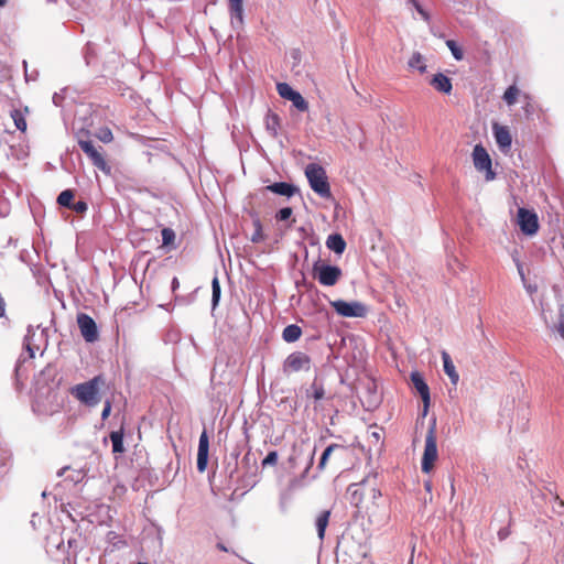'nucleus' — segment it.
I'll use <instances>...</instances> for the list:
<instances>
[{"label": "nucleus", "instance_id": "nucleus-1", "mask_svg": "<svg viewBox=\"0 0 564 564\" xmlns=\"http://www.w3.org/2000/svg\"><path fill=\"white\" fill-rule=\"evenodd\" d=\"M305 176L311 188L322 198L332 196L330 186L327 181L326 171L316 163H310L305 167Z\"/></svg>", "mask_w": 564, "mask_h": 564}, {"label": "nucleus", "instance_id": "nucleus-2", "mask_svg": "<svg viewBox=\"0 0 564 564\" xmlns=\"http://www.w3.org/2000/svg\"><path fill=\"white\" fill-rule=\"evenodd\" d=\"M101 381L100 377H95L91 380L77 384L73 389V394L82 403L94 406L99 402V382Z\"/></svg>", "mask_w": 564, "mask_h": 564}, {"label": "nucleus", "instance_id": "nucleus-3", "mask_svg": "<svg viewBox=\"0 0 564 564\" xmlns=\"http://www.w3.org/2000/svg\"><path fill=\"white\" fill-rule=\"evenodd\" d=\"M437 445H436V434H435V422L430 426L426 436H425V446L424 453L422 457L421 468L422 471L429 474L434 466L435 460L437 459Z\"/></svg>", "mask_w": 564, "mask_h": 564}, {"label": "nucleus", "instance_id": "nucleus-4", "mask_svg": "<svg viewBox=\"0 0 564 564\" xmlns=\"http://www.w3.org/2000/svg\"><path fill=\"white\" fill-rule=\"evenodd\" d=\"M314 278L324 286H333L341 278V269L337 265L325 264L316 261L313 264Z\"/></svg>", "mask_w": 564, "mask_h": 564}, {"label": "nucleus", "instance_id": "nucleus-5", "mask_svg": "<svg viewBox=\"0 0 564 564\" xmlns=\"http://www.w3.org/2000/svg\"><path fill=\"white\" fill-rule=\"evenodd\" d=\"M311 369V358L303 351L290 354L283 361L282 371L285 376L299 371H308Z\"/></svg>", "mask_w": 564, "mask_h": 564}, {"label": "nucleus", "instance_id": "nucleus-6", "mask_svg": "<svg viewBox=\"0 0 564 564\" xmlns=\"http://www.w3.org/2000/svg\"><path fill=\"white\" fill-rule=\"evenodd\" d=\"M330 305L343 317H365L368 313L367 306L358 301L336 300L332 301Z\"/></svg>", "mask_w": 564, "mask_h": 564}, {"label": "nucleus", "instance_id": "nucleus-7", "mask_svg": "<svg viewBox=\"0 0 564 564\" xmlns=\"http://www.w3.org/2000/svg\"><path fill=\"white\" fill-rule=\"evenodd\" d=\"M473 161L477 171L486 173V180L492 181L496 176L491 167V159L481 144H476L473 150Z\"/></svg>", "mask_w": 564, "mask_h": 564}, {"label": "nucleus", "instance_id": "nucleus-8", "mask_svg": "<svg viewBox=\"0 0 564 564\" xmlns=\"http://www.w3.org/2000/svg\"><path fill=\"white\" fill-rule=\"evenodd\" d=\"M78 145L83 152L91 160L93 164L106 174H110L111 169L107 164L102 154L95 148L90 140H78Z\"/></svg>", "mask_w": 564, "mask_h": 564}, {"label": "nucleus", "instance_id": "nucleus-9", "mask_svg": "<svg viewBox=\"0 0 564 564\" xmlns=\"http://www.w3.org/2000/svg\"><path fill=\"white\" fill-rule=\"evenodd\" d=\"M276 90L280 97L290 100L297 110L306 111L308 109L307 101L299 91L294 90L288 83H278Z\"/></svg>", "mask_w": 564, "mask_h": 564}, {"label": "nucleus", "instance_id": "nucleus-10", "mask_svg": "<svg viewBox=\"0 0 564 564\" xmlns=\"http://www.w3.org/2000/svg\"><path fill=\"white\" fill-rule=\"evenodd\" d=\"M518 225L524 235L532 236L539 230V219L534 212L525 208L518 210Z\"/></svg>", "mask_w": 564, "mask_h": 564}, {"label": "nucleus", "instance_id": "nucleus-11", "mask_svg": "<svg viewBox=\"0 0 564 564\" xmlns=\"http://www.w3.org/2000/svg\"><path fill=\"white\" fill-rule=\"evenodd\" d=\"M77 324L82 336L87 343H94L98 339V329L95 321L87 314L82 313L77 316Z\"/></svg>", "mask_w": 564, "mask_h": 564}, {"label": "nucleus", "instance_id": "nucleus-12", "mask_svg": "<svg viewBox=\"0 0 564 564\" xmlns=\"http://www.w3.org/2000/svg\"><path fill=\"white\" fill-rule=\"evenodd\" d=\"M411 381L422 398V401L424 404L423 416H425L427 414V410H429L430 402H431L429 386L426 384L423 377L417 371H414L411 373Z\"/></svg>", "mask_w": 564, "mask_h": 564}, {"label": "nucleus", "instance_id": "nucleus-13", "mask_svg": "<svg viewBox=\"0 0 564 564\" xmlns=\"http://www.w3.org/2000/svg\"><path fill=\"white\" fill-rule=\"evenodd\" d=\"M209 440L206 431L199 436L197 451V470L204 473L208 464Z\"/></svg>", "mask_w": 564, "mask_h": 564}, {"label": "nucleus", "instance_id": "nucleus-14", "mask_svg": "<svg viewBox=\"0 0 564 564\" xmlns=\"http://www.w3.org/2000/svg\"><path fill=\"white\" fill-rule=\"evenodd\" d=\"M492 132L495 140L501 151H506L511 148L512 137L508 127L494 123Z\"/></svg>", "mask_w": 564, "mask_h": 564}, {"label": "nucleus", "instance_id": "nucleus-15", "mask_svg": "<svg viewBox=\"0 0 564 564\" xmlns=\"http://www.w3.org/2000/svg\"><path fill=\"white\" fill-rule=\"evenodd\" d=\"M36 337L40 339L43 338V330H40L39 327L34 328L32 326L28 327L26 335L24 337V348L29 352L30 358H34L35 351L40 350V345H37Z\"/></svg>", "mask_w": 564, "mask_h": 564}, {"label": "nucleus", "instance_id": "nucleus-16", "mask_svg": "<svg viewBox=\"0 0 564 564\" xmlns=\"http://www.w3.org/2000/svg\"><path fill=\"white\" fill-rule=\"evenodd\" d=\"M265 189L276 195L286 197H291L297 192V188L294 185L286 182L273 183L271 185H268Z\"/></svg>", "mask_w": 564, "mask_h": 564}, {"label": "nucleus", "instance_id": "nucleus-17", "mask_svg": "<svg viewBox=\"0 0 564 564\" xmlns=\"http://www.w3.org/2000/svg\"><path fill=\"white\" fill-rule=\"evenodd\" d=\"M442 360L444 372L448 376L451 382L456 386L459 380V375L456 371V368L452 361L449 354L445 350L442 351Z\"/></svg>", "mask_w": 564, "mask_h": 564}, {"label": "nucleus", "instance_id": "nucleus-18", "mask_svg": "<svg viewBox=\"0 0 564 564\" xmlns=\"http://www.w3.org/2000/svg\"><path fill=\"white\" fill-rule=\"evenodd\" d=\"M228 4L230 10L231 24L234 26L241 25L243 21L242 0H228Z\"/></svg>", "mask_w": 564, "mask_h": 564}, {"label": "nucleus", "instance_id": "nucleus-19", "mask_svg": "<svg viewBox=\"0 0 564 564\" xmlns=\"http://www.w3.org/2000/svg\"><path fill=\"white\" fill-rule=\"evenodd\" d=\"M430 84L443 94H449L453 88L451 79L442 73L434 75Z\"/></svg>", "mask_w": 564, "mask_h": 564}, {"label": "nucleus", "instance_id": "nucleus-20", "mask_svg": "<svg viewBox=\"0 0 564 564\" xmlns=\"http://www.w3.org/2000/svg\"><path fill=\"white\" fill-rule=\"evenodd\" d=\"M326 246L337 254H341L346 248V241L339 234H333L327 237Z\"/></svg>", "mask_w": 564, "mask_h": 564}, {"label": "nucleus", "instance_id": "nucleus-21", "mask_svg": "<svg viewBox=\"0 0 564 564\" xmlns=\"http://www.w3.org/2000/svg\"><path fill=\"white\" fill-rule=\"evenodd\" d=\"M330 511L325 510L317 514L315 519V528L317 531V536L321 541L325 538V531L329 522Z\"/></svg>", "mask_w": 564, "mask_h": 564}, {"label": "nucleus", "instance_id": "nucleus-22", "mask_svg": "<svg viewBox=\"0 0 564 564\" xmlns=\"http://www.w3.org/2000/svg\"><path fill=\"white\" fill-rule=\"evenodd\" d=\"M302 335V329L295 324L288 325L282 332V338L286 343L296 341Z\"/></svg>", "mask_w": 564, "mask_h": 564}, {"label": "nucleus", "instance_id": "nucleus-23", "mask_svg": "<svg viewBox=\"0 0 564 564\" xmlns=\"http://www.w3.org/2000/svg\"><path fill=\"white\" fill-rule=\"evenodd\" d=\"M279 127H280V121H279L278 115L272 113V112H268L267 116H265V130H267V132L271 137L275 138V137H278Z\"/></svg>", "mask_w": 564, "mask_h": 564}, {"label": "nucleus", "instance_id": "nucleus-24", "mask_svg": "<svg viewBox=\"0 0 564 564\" xmlns=\"http://www.w3.org/2000/svg\"><path fill=\"white\" fill-rule=\"evenodd\" d=\"M110 441L112 444V452L115 454H121L124 452L123 447V430L112 431L110 433Z\"/></svg>", "mask_w": 564, "mask_h": 564}, {"label": "nucleus", "instance_id": "nucleus-25", "mask_svg": "<svg viewBox=\"0 0 564 564\" xmlns=\"http://www.w3.org/2000/svg\"><path fill=\"white\" fill-rule=\"evenodd\" d=\"M408 65L410 68L417 69L421 74L426 72L425 57L419 52H414L412 54L408 62Z\"/></svg>", "mask_w": 564, "mask_h": 564}, {"label": "nucleus", "instance_id": "nucleus-26", "mask_svg": "<svg viewBox=\"0 0 564 564\" xmlns=\"http://www.w3.org/2000/svg\"><path fill=\"white\" fill-rule=\"evenodd\" d=\"M307 395L312 397L315 401H319L325 395V390L322 383H319L316 379L312 382L310 389L307 390Z\"/></svg>", "mask_w": 564, "mask_h": 564}, {"label": "nucleus", "instance_id": "nucleus-27", "mask_svg": "<svg viewBox=\"0 0 564 564\" xmlns=\"http://www.w3.org/2000/svg\"><path fill=\"white\" fill-rule=\"evenodd\" d=\"M519 88L516 85H511L507 88V90L503 94V100L508 106H513L517 101V98L519 96Z\"/></svg>", "mask_w": 564, "mask_h": 564}, {"label": "nucleus", "instance_id": "nucleus-28", "mask_svg": "<svg viewBox=\"0 0 564 564\" xmlns=\"http://www.w3.org/2000/svg\"><path fill=\"white\" fill-rule=\"evenodd\" d=\"M220 293H221V289H220V284H219V280L217 276H215L212 281V304H213V308H215L218 303H219V300H220Z\"/></svg>", "mask_w": 564, "mask_h": 564}, {"label": "nucleus", "instance_id": "nucleus-29", "mask_svg": "<svg viewBox=\"0 0 564 564\" xmlns=\"http://www.w3.org/2000/svg\"><path fill=\"white\" fill-rule=\"evenodd\" d=\"M74 198V194L70 189H65L63 191L58 197H57V203L61 205V206H64V207H72V200Z\"/></svg>", "mask_w": 564, "mask_h": 564}, {"label": "nucleus", "instance_id": "nucleus-30", "mask_svg": "<svg viewBox=\"0 0 564 564\" xmlns=\"http://www.w3.org/2000/svg\"><path fill=\"white\" fill-rule=\"evenodd\" d=\"M254 232L251 236V241L258 243L263 240L262 225L259 218L253 220Z\"/></svg>", "mask_w": 564, "mask_h": 564}, {"label": "nucleus", "instance_id": "nucleus-31", "mask_svg": "<svg viewBox=\"0 0 564 564\" xmlns=\"http://www.w3.org/2000/svg\"><path fill=\"white\" fill-rule=\"evenodd\" d=\"M446 45L447 47L449 48V51L452 52V55L453 57L456 59V61H462L463 57H464V54H463V51L460 50V47L456 44L455 41L453 40H447L446 41Z\"/></svg>", "mask_w": 564, "mask_h": 564}, {"label": "nucleus", "instance_id": "nucleus-32", "mask_svg": "<svg viewBox=\"0 0 564 564\" xmlns=\"http://www.w3.org/2000/svg\"><path fill=\"white\" fill-rule=\"evenodd\" d=\"M337 448H340V446L337 444H330L329 446H327L325 448V451L323 452L322 457L319 459V464H318L319 469H323L325 467L326 462L329 458L330 454L333 453L334 449H337Z\"/></svg>", "mask_w": 564, "mask_h": 564}, {"label": "nucleus", "instance_id": "nucleus-33", "mask_svg": "<svg viewBox=\"0 0 564 564\" xmlns=\"http://www.w3.org/2000/svg\"><path fill=\"white\" fill-rule=\"evenodd\" d=\"M408 3L413 6V8L425 22H430L431 17L429 12L417 2V0H408Z\"/></svg>", "mask_w": 564, "mask_h": 564}, {"label": "nucleus", "instance_id": "nucleus-34", "mask_svg": "<svg viewBox=\"0 0 564 564\" xmlns=\"http://www.w3.org/2000/svg\"><path fill=\"white\" fill-rule=\"evenodd\" d=\"M554 329L558 333V335L564 340V305L560 306L558 323L554 326Z\"/></svg>", "mask_w": 564, "mask_h": 564}, {"label": "nucleus", "instance_id": "nucleus-35", "mask_svg": "<svg viewBox=\"0 0 564 564\" xmlns=\"http://www.w3.org/2000/svg\"><path fill=\"white\" fill-rule=\"evenodd\" d=\"M162 242L164 246H169L175 239V232L171 228L162 229Z\"/></svg>", "mask_w": 564, "mask_h": 564}, {"label": "nucleus", "instance_id": "nucleus-36", "mask_svg": "<svg viewBox=\"0 0 564 564\" xmlns=\"http://www.w3.org/2000/svg\"><path fill=\"white\" fill-rule=\"evenodd\" d=\"M292 213L293 212L291 207H283L276 213L275 218L280 221H284L292 216Z\"/></svg>", "mask_w": 564, "mask_h": 564}, {"label": "nucleus", "instance_id": "nucleus-37", "mask_svg": "<svg viewBox=\"0 0 564 564\" xmlns=\"http://www.w3.org/2000/svg\"><path fill=\"white\" fill-rule=\"evenodd\" d=\"M98 139L105 143H108L112 140V132L108 128L100 129L98 134Z\"/></svg>", "mask_w": 564, "mask_h": 564}, {"label": "nucleus", "instance_id": "nucleus-38", "mask_svg": "<svg viewBox=\"0 0 564 564\" xmlns=\"http://www.w3.org/2000/svg\"><path fill=\"white\" fill-rule=\"evenodd\" d=\"M70 208L78 214H84L88 209V205L85 200H77Z\"/></svg>", "mask_w": 564, "mask_h": 564}, {"label": "nucleus", "instance_id": "nucleus-39", "mask_svg": "<svg viewBox=\"0 0 564 564\" xmlns=\"http://www.w3.org/2000/svg\"><path fill=\"white\" fill-rule=\"evenodd\" d=\"M278 462V453L276 452H270L265 458L262 460V465H274Z\"/></svg>", "mask_w": 564, "mask_h": 564}, {"label": "nucleus", "instance_id": "nucleus-40", "mask_svg": "<svg viewBox=\"0 0 564 564\" xmlns=\"http://www.w3.org/2000/svg\"><path fill=\"white\" fill-rule=\"evenodd\" d=\"M13 119H14L15 127L19 130L24 131L26 129V122H25L24 118L21 115H19L17 112V115L13 117Z\"/></svg>", "mask_w": 564, "mask_h": 564}, {"label": "nucleus", "instance_id": "nucleus-41", "mask_svg": "<svg viewBox=\"0 0 564 564\" xmlns=\"http://www.w3.org/2000/svg\"><path fill=\"white\" fill-rule=\"evenodd\" d=\"M512 258H513L514 264L517 267L518 273H519L522 282H524L525 281V274H524V270H523V264H522V262L518 258H516V256H512Z\"/></svg>", "mask_w": 564, "mask_h": 564}, {"label": "nucleus", "instance_id": "nucleus-42", "mask_svg": "<svg viewBox=\"0 0 564 564\" xmlns=\"http://www.w3.org/2000/svg\"><path fill=\"white\" fill-rule=\"evenodd\" d=\"M9 459L4 455H0V477L3 476L8 470Z\"/></svg>", "mask_w": 564, "mask_h": 564}, {"label": "nucleus", "instance_id": "nucleus-43", "mask_svg": "<svg viewBox=\"0 0 564 564\" xmlns=\"http://www.w3.org/2000/svg\"><path fill=\"white\" fill-rule=\"evenodd\" d=\"M9 214V206L4 198H0V216L6 217Z\"/></svg>", "mask_w": 564, "mask_h": 564}, {"label": "nucleus", "instance_id": "nucleus-44", "mask_svg": "<svg viewBox=\"0 0 564 564\" xmlns=\"http://www.w3.org/2000/svg\"><path fill=\"white\" fill-rule=\"evenodd\" d=\"M63 99L64 97L62 93H55L52 97L53 104L57 107L62 106Z\"/></svg>", "mask_w": 564, "mask_h": 564}, {"label": "nucleus", "instance_id": "nucleus-45", "mask_svg": "<svg viewBox=\"0 0 564 564\" xmlns=\"http://www.w3.org/2000/svg\"><path fill=\"white\" fill-rule=\"evenodd\" d=\"M116 539H117L116 532L109 531L108 534H107L108 542L112 543L113 545H118L119 543L122 544V545L124 544V542H122V541H119L118 543L115 542Z\"/></svg>", "mask_w": 564, "mask_h": 564}, {"label": "nucleus", "instance_id": "nucleus-46", "mask_svg": "<svg viewBox=\"0 0 564 564\" xmlns=\"http://www.w3.org/2000/svg\"><path fill=\"white\" fill-rule=\"evenodd\" d=\"M110 411H111V404H110L109 401H106L104 410L101 412L102 420H105V419H107L109 416Z\"/></svg>", "mask_w": 564, "mask_h": 564}, {"label": "nucleus", "instance_id": "nucleus-47", "mask_svg": "<svg viewBox=\"0 0 564 564\" xmlns=\"http://www.w3.org/2000/svg\"><path fill=\"white\" fill-rule=\"evenodd\" d=\"M370 494H371L372 499H377V498L381 497V491L376 488H371Z\"/></svg>", "mask_w": 564, "mask_h": 564}, {"label": "nucleus", "instance_id": "nucleus-48", "mask_svg": "<svg viewBox=\"0 0 564 564\" xmlns=\"http://www.w3.org/2000/svg\"><path fill=\"white\" fill-rule=\"evenodd\" d=\"M6 312V303L4 300L0 296V317L4 315Z\"/></svg>", "mask_w": 564, "mask_h": 564}, {"label": "nucleus", "instance_id": "nucleus-49", "mask_svg": "<svg viewBox=\"0 0 564 564\" xmlns=\"http://www.w3.org/2000/svg\"><path fill=\"white\" fill-rule=\"evenodd\" d=\"M453 265L460 267V263L457 259H454L453 263L452 262L448 263V267L454 270Z\"/></svg>", "mask_w": 564, "mask_h": 564}, {"label": "nucleus", "instance_id": "nucleus-50", "mask_svg": "<svg viewBox=\"0 0 564 564\" xmlns=\"http://www.w3.org/2000/svg\"><path fill=\"white\" fill-rule=\"evenodd\" d=\"M453 265L460 267V263L457 259H454L453 263L452 262L448 263V267L454 270Z\"/></svg>", "mask_w": 564, "mask_h": 564}, {"label": "nucleus", "instance_id": "nucleus-51", "mask_svg": "<svg viewBox=\"0 0 564 564\" xmlns=\"http://www.w3.org/2000/svg\"><path fill=\"white\" fill-rule=\"evenodd\" d=\"M172 286L174 290L178 286V280L176 278L173 279Z\"/></svg>", "mask_w": 564, "mask_h": 564}, {"label": "nucleus", "instance_id": "nucleus-52", "mask_svg": "<svg viewBox=\"0 0 564 564\" xmlns=\"http://www.w3.org/2000/svg\"><path fill=\"white\" fill-rule=\"evenodd\" d=\"M315 451L310 454V465L313 463Z\"/></svg>", "mask_w": 564, "mask_h": 564}, {"label": "nucleus", "instance_id": "nucleus-53", "mask_svg": "<svg viewBox=\"0 0 564 564\" xmlns=\"http://www.w3.org/2000/svg\"><path fill=\"white\" fill-rule=\"evenodd\" d=\"M217 546H218V549H220L221 551H227V549L225 547V545H224V544H221V543H219Z\"/></svg>", "mask_w": 564, "mask_h": 564}, {"label": "nucleus", "instance_id": "nucleus-54", "mask_svg": "<svg viewBox=\"0 0 564 564\" xmlns=\"http://www.w3.org/2000/svg\"><path fill=\"white\" fill-rule=\"evenodd\" d=\"M523 283H524V288L531 293L532 292V286L525 285V281Z\"/></svg>", "mask_w": 564, "mask_h": 564}, {"label": "nucleus", "instance_id": "nucleus-55", "mask_svg": "<svg viewBox=\"0 0 564 564\" xmlns=\"http://www.w3.org/2000/svg\"><path fill=\"white\" fill-rule=\"evenodd\" d=\"M425 488L427 491H431V484L430 482H425Z\"/></svg>", "mask_w": 564, "mask_h": 564}, {"label": "nucleus", "instance_id": "nucleus-56", "mask_svg": "<svg viewBox=\"0 0 564 564\" xmlns=\"http://www.w3.org/2000/svg\"><path fill=\"white\" fill-rule=\"evenodd\" d=\"M499 535H500L501 539H503L506 536V532L499 531Z\"/></svg>", "mask_w": 564, "mask_h": 564}, {"label": "nucleus", "instance_id": "nucleus-57", "mask_svg": "<svg viewBox=\"0 0 564 564\" xmlns=\"http://www.w3.org/2000/svg\"><path fill=\"white\" fill-rule=\"evenodd\" d=\"M7 0H0V7H3L6 4Z\"/></svg>", "mask_w": 564, "mask_h": 564}, {"label": "nucleus", "instance_id": "nucleus-58", "mask_svg": "<svg viewBox=\"0 0 564 564\" xmlns=\"http://www.w3.org/2000/svg\"><path fill=\"white\" fill-rule=\"evenodd\" d=\"M138 564H147V563H141V562H140V563H138Z\"/></svg>", "mask_w": 564, "mask_h": 564}]
</instances>
